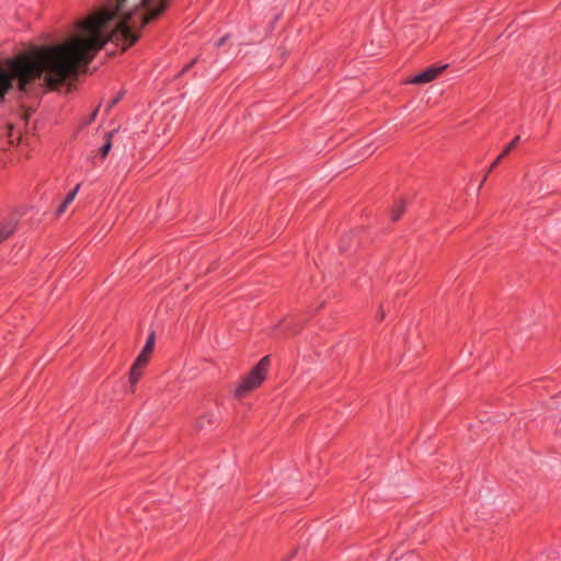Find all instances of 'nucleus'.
Returning a JSON list of instances; mask_svg holds the SVG:
<instances>
[{"label": "nucleus", "instance_id": "obj_1", "mask_svg": "<svg viewBox=\"0 0 561 561\" xmlns=\"http://www.w3.org/2000/svg\"><path fill=\"white\" fill-rule=\"evenodd\" d=\"M172 0H115L101 11L79 22L84 37H72L62 43L32 46L5 60L0 69V100L13 88L26 93L43 79L44 85L56 90L80 67L88 66L95 54L112 42L127 50L140 38L139 30L158 20Z\"/></svg>", "mask_w": 561, "mask_h": 561}, {"label": "nucleus", "instance_id": "obj_2", "mask_svg": "<svg viewBox=\"0 0 561 561\" xmlns=\"http://www.w3.org/2000/svg\"><path fill=\"white\" fill-rule=\"evenodd\" d=\"M270 357H262L259 363L241 379L236 388V397L242 398L261 386L270 368Z\"/></svg>", "mask_w": 561, "mask_h": 561}, {"label": "nucleus", "instance_id": "obj_3", "mask_svg": "<svg viewBox=\"0 0 561 561\" xmlns=\"http://www.w3.org/2000/svg\"><path fill=\"white\" fill-rule=\"evenodd\" d=\"M445 69L444 67H428L425 70L419 72L414 77L408 80L409 83L412 84H423L428 83L436 79V77Z\"/></svg>", "mask_w": 561, "mask_h": 561}, {"label": "nucleus", "instance_id": "obj_4", "mask_svg": "<svg viewBox=\"0 0 561 561\" xmlns=\"http://www.w3.org/2000/svg\"><path fill=\"white\" fill-rule=\"evenodd\" d=\"M154 341H156V337H154V332H151L146 341V344L144 345L141 352L138 354L137 358L135 359V362L137 363V365H144L146 366L149 362V357L153 351V347H154Z\"/></svg>", "mask_w": 561, "mask_h": 561}, {"label": "nucleus", "instance_id": "obj_5", "mask_svg": "<svg viewBox=\"0 0 561 561\" xmlns=\"http://www.w3.org/2000/svg\"><path fill=\"white\" fill-rule=\"evenodd\" d=\"M80 188V184H78L72 191H70L64 198V201L61 202V204L58 206V208L56 209V215L57 216H60L62 213H65V210L67 209V207L72 203V201L75 199L78 191Z\"/></svg>", "mask_w": 561, "mask_h": 561}, {"label": "nucleus", "instance_id": "obj_6", "mask_svg": "<svg viewBox=\"0 0 561 561\" xmlns=\"http://www.w3.org/2000/svg\"><path fill=\"white\" fill-rule=\"evenodd\" d=\"M405 211V202L403 199H399L398 202L394 203L392 209H391V220L392 221H398L401 216L404 214Z\"/></svg>", "mask_w": 561, "mask_h": 561}, {"label": "nucleus", "instance_id": "obj_7", "mask_svg": "<svg viewBox=\"0 0 561 561\" xmlns=\"http://www.w3.org/2000/svg\"><path fill=\"white\" fill-rule=\"evenodd\" d=\"M145 367L146 366L137 365V363L134 362V364L130 367V371H129V382L131 386H135L138 382L140 376L142 375V369Z\"/></svg>", "mask_w": 561, "mask_h": 561}, {"label": "nucleus", "instance_id": "obj_8", "mask_svg": "<svg viewBox=\"0 0 561 561\" xmlns=\"http://www.w3.org/2000/svg\"><path fill=\"white\" fill-rule=\"evenodd\" d=\"M15 230V225L12 221H7L0 226V241L3 242L8 239Z\"/></svg>", "mask_w": 561, "mask_h": 561}, {"label": "nucleus", "instance_id": "obj_9", "mask_svg": "<svg viewBox=\"0 0 561 561\" xmlns=\"http://www.w3.org/2000/svg\"><path fill=\"white\" fill-rule=\"evenodd\" d=\"M112 136H113L112 133H105V135H104L105 141L99 149V154H100L101 159L106 158V156L108 154V152L112 148Z\"/></svg>", "mask_w": 561, "mask_h": 561}, {"label": "nucleus", "instance_id": "obj_10", "mask_svg": "<svg viewBox=\"0 0 561 561\" xmlns=\"http://www.w3.org/2000/svg\"><path fill=\"white\" fill-rule=\"evenodd\" d=\"M520 137H514L503 149L502 153L506 157L519 142Z\"/></svg>", "mask_w": 561, "mask_h": 561}, {"label": "nucleus", "instance_id": "obj_11", "mask_svg": "<svg viewBox=\"0 0 561 561\" xmlns=\"http://www.w3.org/2000/svg\"><path fill=\"white\" fill-rule=\"evenodd\" d=\"M198 61V57H195L192 59L187 65H185L182 70L180 71L179 76H183L184 73L188 72Z\"/></svg>", "mask_w": 561, "mask_h": 561}, {"label": "nucleus", "instance_id": "obj_12", "mask_svg": "<svg viewBox=\"0 0 561 561\" xmlns=\"http://www.w3.org/2000/svg\"><path fill=\"white\" fill-rule=\"evenodd\" d=\"M124 91H121L115 98H113L111 101H108L107 103V110L110 111L111 108H113L124 96Z\"/></svg>", "mask_w": 561, "mask_h": 561}, {"label": "nucleus", "instance_id": "obj_13", "mask_svg": "<svg viewBox=\"0 0 561 561\" xmlns=\"http://www.w3.org/2000/svg\"><path fill=\"white\" fill-rule=\"evenodd\" d=\"M207 422V424H213V420H211V416L210 415H204L201 417V420L198 421V426L202 428L205 426V423Z\"/></svg>", "mask_w": 561, "mask_h": 561}, {"label": "nucleus", "instance_id": "obj_14", "mask_svg": "<svg viewBox=\"0 0 561 561\" xmlns=\"http://www.w3.org/2000/svg\"><path fill=\"white\" fill-rule=\"evenodd\" d=\"M505 156L501 152L497 158L491 163L489 170H488V173H490L494 168H496V165H499V163L502 161V159L504 158Z\"/></svg>", "mask_w": 561, "mask_h": 561}, {"label": "nucleus", "instance_id": "obj_15", "mask_svg": "<svg viewBox=\"0 0 561 561\" xmlns=\"http://www.w3.org/2000/svg\"><path fill=\"white\" fill-rule=\"evenodd\" d=\"M229 34H226L225 36L220 37L216 43H215V46L217 48L224 46L226 44V42L229 39Z\"/></svg>", "mask_w": 561, "mask_h": 561}, {"label": "nucleus", "instance_id": "obj_16", "mask_svg": "<svg viewBox=\"0 0 561 561\" xmlns=\"http://www.w3.org/2000/svg\"><path fill=\"white\" fill-rule=\"evenodd\" d=\"M380 320H382L385 318V313L383 311L380 312V316H379Z\"/></svg>", "mask_w": 561, "mask_h": 561}, {"label": "nucleus", "instance_id": "obj_17", "mask_svg": "<svg viewBox=\"0 0 561 561\" xmlns=\"http://www.w3.org/2000/svg\"><path fill=\"white\" fill-rule=\"evenodd\" d=\"M96 115V111L93 112V114H91V118L93 119Z\"/></svg>", "mask_w": 561, "mask_h": 561}, {"label": "nucleus", "instance_id": "obj_18", "mask_svg": "<svg viewBox=\"0 0 561 561\" xmlns=\"http://www.w3.org/2000/svg\"><path fill=\"white\" fill-rule=\"evenodd\" d=\"M486 176H488V173L484 175L481 184H483L486 181Z\"/></svg>", "mask_w": 561, "mask_h": 561}]
</instances>
